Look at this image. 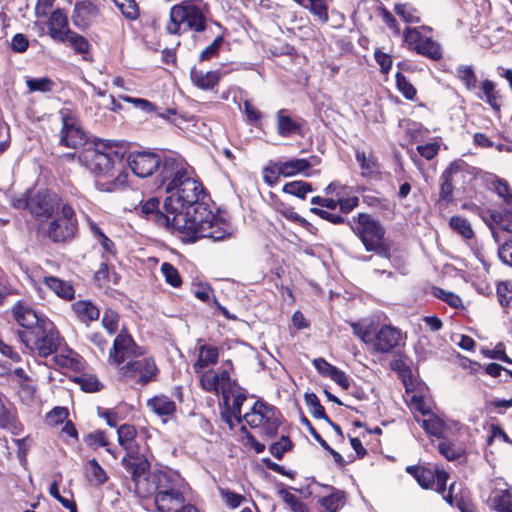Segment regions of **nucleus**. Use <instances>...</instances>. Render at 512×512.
<instances>
[{"label":"nucleus","mask_w":512,"mask_h":512,"mask_svg":"<svg viewBox=\"0 0 512 512\" xmlns=\"http://www.w3.org/2000/svg\"><path fill=\"white\" fill-rule=\"evenodd\" d=\"M330 493L318 500L320 505L319 512H338L345 504L346 494L344 491L329 487Z\"/></svg>","instance_id":"c85d7f7f"},{"label":"nucleus","mask_w":512,"mask_h":512,"mask_svg":"<svg viewBox=\"0 0 512 512\" xmlns=\"http://www.w3.org/2000/svg\"><path fill=\"white\" fill-rule=\"evenodd\" d=\"M23 344L33 353L40 357H48L57 351L60 345V335L54 324L49 321H42L36 330H27L19 333Z\"/></svg>","instance_id":"9d476101"},{"label":"nucleus","mask_w":512,"mask_h":512,"mask_svg":"<svg viewBox=\"0 0 512 512\" xmlns=\"http://www.w3.org/2000/svg\"><path fill=\"white\" fill-rule=\"evenodd\" d=\"M194 171L188 173L171 188H166L169 194L164 200V207L169 212H174L172 219L178 216H186L189 213L190 220L193 216L198 215L199 207H207L206 204L201 203L200 195L203 193V187L193 177ZM174 221V228L176 229V220Z\"/></svg>","instance_id":"7ed1b4c3"},{"label":"nucleus","mask_w":512,"mask_h":512,"mask_svg":"<svg viewBox=\"0 0 512 512\" xmlns=\"http://www.w3.org/2000/svg\"><path fill=\"white\" fill-rule=\"evenodd\" d=\"M121 463L131 475L136 493L146 498L147 489L151 486V476L147 477L150 468L149 462L143 456L128 453L127 456L123 457Z\"/></svg>","instance_id":"f8f14e48"},{"label":"nucleus","mask_w":512,"mask_h":512,"mask_svg":"<svg viewBox=\"0 0 512 512\" xmlns=\"http://www.w3.org/2000/svg\"><path fill=\"white\" fill-rule=\"evenodd\" d=\"M306 423L309 425V429H310V433L312 434V436L314 437V439L327 451H329V453L333 456V459L334 461L339 465V466H344L345 464V460L344 458L342 457V455L340 453H338L337 451H335L334 449H332L329 444L320 436L319 433H317V431L310 425L309 421L306 420Z\"/></svg>","instance_id":"bf43d9fd"},{"label":"nucleus","mask_w":512,"mask_h":512,"mask_svg":"<svg viewBox=\"0 0 512 512\" xmlns=\"http://www.w3.org/2000/svg\"><path fill=\"white\" fill-rule=\"evenodd\" d=\"M159 170V177L161 178V185L166 188H171L188 173L193 172V168L177 154L165 155L161 158Z\"/></svg>","instance_id":"ddd939ff"},{"label":"nucleus","mask_w":512,"mask_h":512,"mask_svg":"<svg viewBox=\"0 0 512 512\" xmlns=\"http://www.w3.org/2000/svg\"><path fill=\"white\" fill-rule=\"evenodd\" d=\"M470 167L464 161L452 162L441 175L440 200L449 203L452 201L453 182L457 178H464Z\"/></svg>","instance_id":"6ab92c4d"},{"label":"nucleus","mask_w":512,"mask_h":512,"mask_svg":"<svg viewBox=\"0 0 512 512\" xmlns=\"http://www.w3.org/2000/svg\"><path fill=\"white\" fill-rule=\"evenodd\" d=\"M279 494L293 512H309L308 506L293 493L283 489L279 491Z\"/></svg>","instance_id":"3c124183"},{"label":"nucleus","mask_w":512,"mask_h":512,"mask_svg":"<svg viewBox=\"0 0 512 512\" xmlns=\"http://www.w3.org/2000/svg\"><path fill=\"white\" fill-rule=\"evenodd\" d=\"M222 398L224 403L227 405L230 398H233L232 403V413L233 416L240 423L243 421V416L241 415V407L246 400L245 390L241 388L235 380L231 383L229 391H225L222 394Z\"/></svg>","instance_id":"bb28decb"},{"label":"nucleus","mask_w":512,"mask_h":512,"mask_svg":"<svg viewBox=\"0 0 512 512\" xmlns=\"http://www.w3.org/2000/svg\"><path fill=\"white\" fill-rule=\"evenodd\" d=\"M147 406L159 416H169L176 410L175 402L165 395H158L149 399Z\"/></svg>","instance_id":"2f4dec72"},{"label":"nucleus","mask_w":512,"mask_h":512,"mask_svg":"<svg viewBox=\"0 0 512 512\" xmlns=\"http://www.w3.org/2000/svg\"><path fill=\"white\" fill-rule=\"evenodd\" d=\"M26 85L30 93L33 92H50L53 90L55 83L48 77L31 78L26 77Z\"/></svg>","instance_id":"ea45409f"},{"label":"nucleus","mask_w":512,"mask_h":512,"mask_svg":"<svg viewBox=\"0 0 512 512\" xmlns=\"http://www.w3.org/2000/svg\"><path fill=\"white\" fill-rule=\"evenodd\" d=\"M198 375L201 388L206 392H211L216 395H222L225 391H229L231 383L233 382L230 373L226 369L220 372L208 369L201 371Z\"/></svg>","instance_id":"f3484780"},{"label":"nucleus","mask_w":512,"mask_h":512,"mask_svg":"<svg viewBox=\"0 0 512 512\" xmlns=\"http://www.w3.org/2000/svg\"><path fill=\"white\" fill-rule=\"evenodd\" d=\"M395 13L400 16L403 21L407 23H419L420 17L418 15V12L415 8L408 4H396L394 6Z\"/></svg>","instance_id":"de8ad7c7"},{"label":"nucleus","mask_w":512,"mask_h":512,"mask_svg":"<svg viewBox=\"0 0 512 512\" xmlns=\"http://www.w3.org/2000/svg\"><path fill=\"white\" fill-rule=\"evenodd\" d=\"M301 6L309 8L322 23H326L328 21L327 6L324 3V0H301Z\"/></svg>","instance_id":"c03bdc74"},{"label":"nucleus","mask_w":512,"mask_h":512,"mask_svg":"<svg viewBox=\"0 0 512 512\" xmlns=\"http://www.w3.org/2000/svg\"><path fill=\"white\" fill-rule=\"evenodd\" d=\"M66 41L78 54H87L89 52L90 44L86 38L72 30L67 35Z\"/></svg>","instance_id":"8fccbe9b"},{"label":"nucleus","mask_w":512,"mask_h":512,"mask_svg":"<svg viewBox=\"0 0 512 512\" xmlns=\"http://www.w3.org/2000/svg\"><path fill=\"white\" fill-rule=\"evenodd\" d=\"M353 232L361 239L367 251H373L384 257H390V247L384 241L385 229L371 215L359 213L347 221Z\"/></svg>","instance_id":"1a4fd4ad"},{"label":"nucleus","mask_w":512,"mask_h":512,"mask_svg":"<svg viewBox=\"0 0 512 512\" xmlns=\"http://www.w3.org/2000/svg\"><path fill=\"white\" fill-rule=\"evenodd\" d=\"M13 316L17 323L27 330H36L42 321H49L46 317L38 314L32 307L18 303L13 308Z\"/></svg>","instance_id":"412c9836"},{"label":"nucleus","mask_w":512,"mask_h":512,"mask_svg":"<svg viewBox=\"0 0 512 512\" xmlns=\"http://www.w3.org/2000/svg\"><path fill=\"white\" fill-rule=\"evenodd\" d=\"M16 424V410L10 400L0 391V428H8Z\"/></svg>","instance_id":"f704fd0d"},{"label":"nucleus","mask_w":512,"mask_h":512,"mask_svg":"<svg viewBox=\"0 0 512 512\" xmlns=\"http://www.w3.org/2000/svg\"><path fill=\"white\" fill-rule=\"evenodd\" d=\"M402 338L401 331L391 325H383L375 331L372 345L376 352L388 353L395 348Z\"/></svg>","instance_id":"aec40b11"},{"label":"nucleus","mask_w":512,"mask_h":512,"mask_svg":"<svg viewBox=\"0 0 512 512\" xmlns=\"http://www.w3.org/2000/svg\"><path fill=\"white\" fill-rule=\"evenodd\" d=\"M489 188L501 199L497 207L489 211L490 220L485 219L495 242H500L498 230L512 234V189L509 183L494 174L487 178Z\"/></svg>","instance_id":"0eeeda50"},{"label":"nucleus","mask_w":512,"mask_h":512,"mask_svg":"<svg viewBox=\"0 0 512 512\" xmlns=\"http://www.w3.org/2000/svg\"><path fill=\"white\" fill-rule=\"evenodd\" d=\"M450 227L466 239L474 236L473 229L469 221L460 216H452L449 221Z\"/></svg>","instance_id":"a19ab883"},{"label":"nucleus","mask_w":512,"mask_h":512,"mask_svg":"<svg viewBox=\"0 0 512 512\" xmlns=\"http://www.w3.org/2000/svg\"><path fill=\"white\" fill-rule=\"evenodd\" d=\"M80 388L89 393L98 392L103 388V384L92 374H84L76 378Z\"/></svg>","instance_id":"a18cd8bd"},{"label":"nucleus","mask_w":512,"mask_h":512,"mask_svg":"<svg viewBox=\"0 0 512 512\" xmlns=\"http://www.w3.org/2000/svg\"><path fill=\"white\" fill-rule=\"evenodd\" d=\"M60 205L58 195L50 190H38L30 196V213L38 219L49 218Z\"/></svg>","instance_id":"2eb2a0df"},{"label":"nucleus","mask_w":512,"mask_h":512,"mask_svg":"<svg viewBox=\"0 0 512 512\" xmlns=\"http://www.w3.org/2000/svg\"><path fill=\"white\" fill-rule=\"evenodd\" d=\"M144 349L136 344L126 331H121L109 350L108 362L115 366L119 378L146 385L156 375L158 369L153 358L141 357Z\"/></svg>","instance_id":"f257e3e1"},{"label":"nucleus","mask_w":512,"mask_h":512,"mask_svg":"<svg viewBox=\"0 0 512 512\" xmlns=\"http://www.w3.org/2000/svg\"><path fill=\"white\" fill-rule=\"evenodd\" d=\"M433 295L443 300L453 308H458L462 304L461 298L459 296L452 292L445 291L439 287L433 288Z\"/></svg>","instance_id":"e2e57ef3"},{"label":"nucleus","mask_w":512,"mask_h":512,"mask_svg":"<svg viewBox=\"0 0 512 512\" xmlns=\"http://www.w3.org/2000/svg\"><path fill=\"white\" fill-rule=\"evenodd\" d=\"M198 215L193 216L190 220L189 213L186 216H178L176 218V230L181 235L183 240L195 242L200 238H209L216 241L224 240L230 237L231 233L219 223L208 207H199Z\"/></svg>","instance_id":"20e7f679"},{"label":"nucleus","mask_w":512,"mask_h":512,"mask_svg":"<svg viewBox=\"0 0 512 512\" xmlns=\"http://www.w3.org/2000/svg\"><path fill=\"white\" fill-rule=\"evenodd\" d=\"M492 507L498 512H506L512 506V494L509 489H496L492 492Z\"/></svg>","instance_id":"c9c22d12"},{"label":"nucleus","mask_w":512,"mask_h":512,"mask_svg":"<svg viewBox=\"0 0 512 512\" xmlns=\"http://www.w3.org/2000/svg\"><path fill=\"white\" fill-rule=\"evenodd\" d=\"M69 413L65 407H55L46 415V421L49 425L62 424L68 417Z\"/></svg>","instance_id":"69168bd1"},{"label":"nucleus","mask_w":512,"mask_h":512,"mask_svg":"<svg viewBox=\"0 0 512 512\" xmlns=\"http://www.w3.org/2000/svg\"><path fill=\"white\" fill-rule=\"evenodd\" d=\"M48 35L56 42H66L67 35L71 29L68 25V18L66 14L56 9L53 11L47 21Z\"/></svg>","instance_id":"4be33fe9"},{"label":"nucleus","mask_w":512,"mask_h":512,"mask_svg":"<svg viewBox=\"0 0 512 512\" xmlns=\"http://www.w3.org/2000/svg\"><path fill=\"white\" fill-rule=\"evenodd\" d=\"M306 406L309 409L310 414L316 419H324L329 421V417L325 413L324 407L321 405L318 397L314 393H306L304 396Z\"/></svg>","instance_id":"4c0bfd02"},{"label":"nucleus","mask_w":512,"mask_h":512,"mask_svg":"<svg viewBox=\"0 0 512 512\" xmlns=\"http://www.w3.org/2000/svg\"><path fill=\"white\" fill-rule=\"evenodd\" d=\"M243 420L251 428L258 429L262 437L273 438L282 423V415L276 407L257 400L250 411L243 415Z\"/></svg>","instance_id":"9b49d317"},{"label":"nucleus","mask_w":512,"mask_h":512,"mask_svg":"<svg viewBox=\"0 0 512 512\" xmlns=\"http://www.w3.org/2000/svg\"><path fill=\"white\" fill-rule=\"evenodd\" d=\"M160 201L156 197L149 198L141 203L140 207H136L137 213L147 219L153 220L156 224L166 227L167 229L175 230L174 221L172 219L174 212H169L164 208L165 212L160 210Z\"/></svg>","instance_id":"a211bd4d"},{"label":"nucleus","mask_w":512,"mask_h":512,"mask_svg":"<svg viewBox=\"0 0 512 512\" xmlns=\"http://www.w3.org/2000/svg\"><path fill=\"white\" fill-rule=\"evenodd\" d=\"M310 167L311 164L306 159L295 158L284 162H276V168L285 177H290L298 173L304 172Z\"/></svg>","instance_id":"72a5a7b5"},{"label":"nucleus","mask_w":512,"mask_h":512,"mask_svg":"<svg viewBox=\"0 0 512 512\" xmlns=\"http://www.w3.org/2000/svg\"><path fill=\"white\" fill-rule=\"evenodd\" d=\"M457 76L468 90H472L476 87L477 79L471 66L460 65L457 68Z\"/></svg>","instance_id":"5fc2aeb1"},{"label":"nucleus","mask_w":512,"mask_h":512,"mask_svg":"<svg viewBox=\"0 0 512 512\" xmlns=\"http://www.w3.org/2000/svg\"><path fill=\"white\" fill-rule=\"evenodd\" d=\"M117 434L119 444L128 449L136 436V429L133 425L123 424L118 428Z\"/></svg>","instance_id":"864d4df0"},{"label":"nucleus","mask_w":512,"mask_h":512,"mask_svg":"<svg viewBox=\"0 0 512 512\" xmlns=\"http://www.w3.org/2000/svg\"><path fill=\"white\" fill-rule=\"evenodd\" d=\"M206 29V17L202 9L191 1H182L170 8L165 30L171 35H181L187 30L201 33Z\"/></svg>","instance_id":"6e6552de"},{"label":"nucleus","mask_w":512,"mask_h":512,"mask_svg":"<svg viewBox=\"0 0 512 512\" xmlns=\"http://www.w3.org/2000/svg\"><path fill=\"white\" fill-rule=\"evenodd\" d=\"M190 78L195 86L202 90L213 89L220 80V72L217 70L204 72L195 67L191 69Z\"/></svg>","instance_id":"cd10ccee"},{"label":"nucleus","mask_w":512,"mask_h":512,"mask_svg":"<svg viewBox=\"0 0 512 512\" xmlns=\"http://www.w3.org/2000/svg\"><path fill=\"white\" fill-rule=\"evenodd\" d=\"M85 443L87 446L92 449H98L99 447H107L109 445V441L105 435L104 431L97 430L92 433H89L85 437Z\"/></svg>","instance_id":"052dcab7"},{"label":"nucleus","mask_w":512,"mask_h":512,"mask_svg":"<svg viewBox=\"0 0 512 512\" xmlns=\"http://www.w3.org/2000/svg\"><path fill=\"white\" fill-rule=\"evenodd\" d=\"M78 223H68L66 220L55 218L50 222L47 236L56 243L67 242L74 238Z\"/></svg>","instance_id":"b1692460"},{"label":"nucleus","mask_w":512,"mask_h":512,"mask_svg":"<svg viewBox=\"0 0 512 512\" xmlns=\"http://www.w3.org/2000/svg\"><path fill=\"white\" fill-rule=\"evenodd\" d=\"M198 215L193 216L190 220L189 213L186 216H178L176 218V230L181 235L183 240L195 242L200 238H209L216 241L224 240L230 237L231 233L219 223L208 207H199Z\"/></svg>","instance_id":"39448f33"},{"label":"nucleus","mask_w":512,"mask_h":512,"mask_svg":"<svg viewBox=\"0 0 512 512\" xmlns=\"http://www.w3.org/2000/svg\"><path fill=\"white\" fill-rule=\"evenodd\" d=\"M77 317L85 323L97 320L100 315L99 309L88 300H79L72 305Z\"/></svg>","instance_id":"473e14b6"},{"label":"nucleus","mask_w":512,"mask_h":512,"mask_svg":"<svg viewBox=\"0 0 512 512\" xmlns=\"http://www.w3.org/2000/svg\"><path fill=\"white\" fill-rule=\"evenodd\" d=\"M186 484L181 476L173 471H157L151 475V486L147 489V497L154 496V504L158 512H179L186 499Z\"/></svg>","instance_id":"f03ea898"},{"label":"nucleus","mask_w":512,"mask_h":512,"mask_svg":"<svg viewBox=\"0 0 512 512\" xmlns=\"http://www.w3.org/2000/svg\"><path fill=\"white\" fill-rule=\"evenodd\" d=\"M219 349L213 345L202 344L198 347L197 360L192 365L196 374L201 373L205 368L217 364Z\"/></svg>","instance_id":"a878e982"},{"label":"nucleus","mask_w":512,"mask_h":512,"mask_svg":"<svg viewBox=\"0 0 512 512\" xmlns=\"http://www.w3.org/2000/svg\"><path fill=\"white\" fill-rule=\"evenodd\" d=\"M60 115L62 120L60 144L72 149H77L85 144L86 135L80 128L77 119L68 109H61Z\"/></svg>","instance_id":"4468645a"},{"label":"nucleus","mask_w":512,"mask_h":512,"mask_svg":"<svg viewBox=\"0 0 512 512\" xmlns=\"http://www.w3.org/2000/svg\"><path fill=\"white\" fill-rule=\"evenodd\" d=\"M43 283L60 298L65 300H72L74 298L75 291L69 282L54 276H47L44 277Z\"/></svg>","instance_id":"c756f323"},{"label":"nucleus","mask_w":512,"mask_h":512,"mask_svg":"<svg viewBox=\"0 0 512 512\" xmlns=\"http://www.w3.org/2000/svg\"><path fill=\"white\" fill-rule=\"evenodd\" d=\"M406 471L416 479L422 488L434 487L436 467L430 469L422 466H408Z\"/></svg>","instance_id":"7c9ffc66"},{"label":"nucleus","mask_w":512,"mask_h":512,"mask_svg":"<svg viewBox=\"0 0 512 512\" xmlns=\"http://www.w3.org/2000/svg\"><path fill=\"white\" fill-rule=\"evenodd\" d=\"M291 448L292 442L290 441L289 437L282 436L279 441L270 445L269 451L275 458L280 460L282 459L284 453L289 451Z\"/></svg>","instance_id":"680f3d73"},{"label":"nucleus","mask_w":512,"mask_h":512,"mask_svg":"<svg viewBox=\"0 0 512 512\" xmlns=\"http://www.w3.org/2000/svg\"><path fill=\"white\" fill-rule=\"evenodd\" d=\"M416 52L432 60H439L442 58V48L440 44L434 41L431 37H426L421 45H417Z\"/></svg>","instance_id":"e433bc0d"},{"label":"nucleus","mask_w":512,"mask_h":512,"mask_svg":"<svg viewBox=\"0 0 512 512\" xmlns=\"http://www.w3.org/2000/svg\"><path fill=\"white\" fill-rule=\"evenodd\" d=\"M351 327L355 336L365 344H371L375 333L372 323L353 322Z\"/></svg>","instance_id":"58836bf2"},{"label":"nucleus","mask_w":512,"mask_h":512,"mask_svg":"<svg viewBox=\"0 0 512 512\" xmlns=\"http://www.w3.org/2000/svg\"><path fill=\"white\" fill-rule=\"evenodd\" d=\"M87 472L89 477L95 480L98 484H102L107 480V476L103 468L96 461V459H92L87 464Z\"/></svg>","instance_id":"0e129e2a"},{"label":"nucleus","mask_w":512,"mask_h":512,"mask_svg":"<svg viewBox=\"0 0 512 512\" xmlns=\"http://www.w3.org/2000/svg\"><path fill=\"white\" fill-rule=\"evenodd\" d=\"M422 427L428 434L435 437H441L445 429V423L437 416L432 415L428 419L422 421Z\"/></svg>","instance_id":"49530a36"},{"label":"nucleus","mask_w":512,"mask_h":512,"mask_svg":"<svg viewBox=\"0 0 512 512\" xmlns=\"http://www.w3.org/2000/svg\"><path fill=\"white\" fill-rule=\"evenodd\" d=\"M127 161L135 175L145 178L157 170L161 163V157L153 152L138 151L130 153Z\"/></svg>","instance_id":"dca6fc26"},{"label":"nucleus","mask_w":512,"mask_h":512,"mask_svg":"<svg viewBox=\"0 0 512 512\" xmlns=\"http://www.w3.org/2000/svg\"><path fill=\"white\" fill-rule=\"evenodd\" d=\"M395 78L397 88L402 93V95L408 100H413L416 96V89L414 86L400 72L396 73Z\"/></svg>","instance_id":"6e6d98bb"},{"label":"nucleus","mask_w":512,"mask_h":512,"mask_svg":"<svg viewBox=\"0 0 512 512\" xmlns=\"http://www.w3.org/2000/svg\"><path fill=\"white\" fill-rule=\"evenodd\" d=\"M118 314L111 309L105 310L102 318V325L109 334H114L118 328Z\"/></svg>","instance_id":"338daca9"},{"label":"nucleus","mask_w":512,"mask_h":512,"mask_svg":"<svg viewBox=\"0 0 512 512\" xmlns=\"http://www.w3.org/2000/svg\"><path fill=\"white\" fill-rule=\"evenodd\" d=\"M404 41L412 50H417V45H421L427 36H423L417 28H406L403 33Z\"/></svg>","instance_id":"4d7b16f0"},{"label":"nucleus","mask_w":512,"mask_h":512,"mask_svg":"<svg viewBox=\"0 0 512 512\" xmlns=\"http://www.w3.org/2000/svg\"><path fill=\"white\" fill-rule=\"evenodd\" d=\"M356 160L359 163L363 174L369 175L378 170V163L372 155H366L364 151L356 150Z\"/></svg>","instance_id":"79ce46f5"},{"label":"nucleus","mask_w":512,"mask_h":512,"mask_svg":"<svg viewBox=\"0 0 512 512\" xmlns=\"http://www.w3.org/2000/svg\"><path fill=\"white\" fill-rule=\"evenodd\" d=\"M126 152L123 141L96 139L80 154L79 162L96 175H106Z\"/></svg>","instance_id":"423d86ee"},{"label":"nucleus","mask_w":512,"mask_h":512,"mask_svg":"<svg viewBox=\"0 0 512 512\" xmlns=\"http://www.w3.org/2000/svg\"><path fill=\"white\" fill-rule=\"evenodd\" d=\"M496 243L499 244L498 256L501 261L512 266V238L505 240L502 244H500L501 242Z\"/></svg>","instance_id":"774afa93"},{"label":"nucleus","mask_w":512,"mask_h":512,"mask_svg":"<svg viewBox=\"0 0 512 512\" xmlns=\"http://www.w3.org/2000/svg\"><path fill=\"white\" fill-rule=\"evenodd\" d=\"M497 296L503 307H512V281L500 282L497 286Z\"/></svg>","instance_id":"603ef678"},{"label":"nucleus","mask_w":512,"mask_h":512,"mask_svg":"<svg viewBox=\"0 0 512 512\" xmlns=\"http://www.w3.org/2000/svg\"><path fill=\"white\" fill-rule=\"evenodd\" d=\"M302 127V120L300 118H292L288 110L280 109L276 113V129L280 136L302 135Z\"/></svg>","instance_id":"393cba45"},{"label":"nucleus","mask_w":512,"mask_h":512,"mask_svg":"<svg viewBox=\"0 0 512 512\" xmlns=\"http://www.w3.org/2000/svg\"><path fill=\"white\" fill-rule=\"evenodd\" d=\"M312 191L310 183L305 181H293L283 186V192L304 199L308 192Z\"/></svg>","instance_id":"37998d69"},{"label":"nucleus","mask_w":512,"mask_h":512,"mask_svg":"<svg viewBox=\"0 0 512 512\" xmlns=\"http://www.w3.org/2000/svg\"><path fill=\"white\" fill-rule=\"evenodd\" d=\"M98 14L97 5L89 0H83L75 4L71 19L76 27L83 29L88 27Z\"/></svg>","instance_id":"5701e85b"},{"label":"nucleus","mask_w":512,"mask_h":512,"mask_svg":"<svg viewBox=\"0 0 512 512\" xmlns=\"http://www.w3.org/2000/svg\"><path fill=\"white\" fill-rule=\"evenodd\" d=\"M161 272L163 273L166 282L171 286L179 287L181 285L182 280L179 272L172 264L164 262L161 265Z\"/></svg>","instance_id":"13d9d810"},{"label":"nucleus","mask_w":512,"mask_h":512,"mask_svg":"<svg viewBox=\"0 0 512 512\" xmlns=\"http://www.w3.org/2000/svg\"><path fill=\"white\" fill-rule=\"evenodd\" d=\"M123 16L129 20H135L139 16V8L135 0H114Z\"/></svg>","instance_id":"09e8293b"}]
</instances>
